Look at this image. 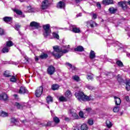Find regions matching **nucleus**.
<instances>
[{
    "label": "nucleus",
    "instance_id": "nucleus-1",
    "mask_svg": "<svg viewBox=\"0 0 130 130\" xmlns=\"http://www.w3.org/2000/svg\"><path fill=\"white\" fill-rule=\"evenodd\" d=\"M54 51L51 53L53 56H54L55 58L59 59L61 56H63V54L68 53L69 50L60 48L58 45L54 46L53 47Z\"/></svg>",
    "mask_w": 130,
    "mask_h": 130
},
{
    "label": "nucleus",
    "instance_id": "nucleus-2",
    "mask_svg": "<svg viewBox=\"0 0 130 130\" xmlns=\"http://www.w3.org/2000/svg\"><path fill=\"white\" fill-rule=\"evenodd\" d=\"M75 96L78 100L80 101H91V100L93 101L94 100V99L92 97L91 95L88 96L87 95H85L84 92L83 91H78V93L76 92L75 94Z\"/></svg>",
    "mask_w": 130,
    "mask_h": 130
},
{
    "label": "nucleus",
    "instance_id": "nucleus-3",
    "mask_svg": "<svg viewBox=\"0 0 130 130\" xmlns=\"http://www.w3.org/2000/svg\"><path fill=\"white\" fill-rule=\"evenodd\" d=\"M43 29L44 30L43 32L44 37L47 38L51 34V29H50V24H47L43 25Z\"/></svg>",
    "mask_w": 130,
    "mask_h": 130
},
{
    "label": "nucleus",
    "instance_id": "nucleus-4",
    "mask_svg": "<svg viewBox=\"0 0 130 130\" xmlns=\"http://www.w3.org/2000/svg\"><path fill=\"white\" fill-rule=\"evenodd\" d=\"M29 26L31 28H32L34 30H39V29H41L40 23L36 21H31L30 23Z\"/></svg>",
    "mask_w": 130,
    "mask_h": 130
},
{
    "label": "nucleus",
    "instance_id": "nucleus-5",
    "mask_svg": "<svg viewBox=\"0 0 130 130\" xmlns=\"http://www.w3.org/2000/svg\"><path fill=\"white\" fill-rule=\"evenodd\" d=\"M47 73L48 75L52 76V75H54V73H55V67L52 65L48 66L47 69Z\"/></svg>",
    "mask_w": 130,
    "mask_h": 130
},
{
    "label": "nucleus",
    "instance_id": "nucleus-6",
    "mask_svg": "<svg viewBox=\"0 0 130 130\" xmlns=\"http://www.w3.org/2000/svg\"><path fill=\"white\" fill-rule=\"evenodd\" d=\"M43 93V86H41L38 87L36 90L35 91V95L37 98L41 97Z\"/></svg>",
    "mask_w": 130,
    "mask_h": 130
},
{
    "label": "nucleus",
    "instance_id": "nucleus-7",
    "mask_svg": "<svg viewBox=\"0 0 130 130\" xmlns=\"http://www.w3.org/2000/svg\"><path fill=\"white\" fill-rule=\"evenodd\" d=\"M118 7H120V8H121L122 10L123 11H126V10H127V5H126V1H120L118 3Z\"/></svg>",
    "mask_w": 130,
    "mask_h": 130
},
{
    "label": "nucleus",
    "instance_id": "nucleus-8",
    "mask_svg": "<svg viewBox=\"0 0 130 130\" xmlns=\"http://www.w3.org/2000/svg\"><path fill=\"white\" fill-rule=\"evenodd\" d=\"M48 0H44L42 2L41 9L43 10H46L49 7Z\"/></svg>",
    "mask_w": 130,
    "mask_h": 130
},
{
    "label": "nucleus",
    "instance_id": "nucleus-9",
    "mask_svg": "<svg viewBox=\"0 0 130 130\" xmlns=\"http://www.w3.org/2000/svg\"><path fill=\"white\" fill-rule=\"evenodd\" d=\"M0 100H4V101H8L9 100V96L6 92H3L0 94Z\"/></svg>",
    "mask_w": 130,
    "mask_h": 130
},
{
    "label": "nucleus",
    "instance_id": "nucleus-10",
    "mask_svg": "<svg viewBox=\"0 0 130 130\" xmlns=\"http://www.w3.org/2000/svg\"><path fill=\"white\" fill-rule=\"evenodd\" d=\"M57 9H64L66 8V3L63 1H59L56 5Z\"/></svg>",
    "mask_w": 130,
    "mask_h": 130
},
{
    "label": "nucleus",
    "instance_id": "nucleus-11",
    "mask_svg": "<svg viewBox=\"0 0 130 130\" xmlns=\"http://www.w3.org/2000/svg\"><path fill=\"white\" fill-rule=\"evenodd\" d=\"M102 4L105 6H109V5H114V2L113 0H103Z\"/></svg>",
    "mask_w": 130,
    "mask_h": 130
},
{
    "label": "nucleus",
    "instance_id": "nucleus-12",
    "mask_svg": "<svg viewBox=\"0 0 130 130\" xmlns=\"http://www.w3.org/2000/svg\"><path fill=\"white\" fill-rule=\"evenodd\" d=\"M74 51H77V52H83V51H85V49L83 46H78L77 47L74 48Z\"/></svg>",
    "mask_w": 130,
    "mask_h": 130
},
{
    "label": "nucleus",
    "instance_id": "nucleus-13",
    "mask_svg": "<svg viewBox=\"0 0 130 130\" xmlns=\"http://www.w3.org/2000/svg\"><path fill=\"white\" fill-rule=\"evenodd\" d=\"M28 92V90L25 87L21 86L20 88V89L19 90V94H25V93H27Z\"/></svg>",
    "mask_w": 130,
    "mask_h": 130
},
{
    "label": "nucleus",
    "instance_id": "nucleus-14",
    "mask_svg": "<svg viewBox=\"0 0 130 130\" xmlns=\"http://www.w3.org/2000/svg\"><path fill=\"white\" fill-rule=\"evenodd\" d=\"M70 113H71L74 119H79V115L76 113L74 112L72 110H70Z\"/></svg>",
    "mask_w": 130,
    "mask_h": 130
},
{
    "label": "nucleus",
    "instance_id": "nucleus-15",
    "mask_svg": "<svg viewBox=\"0 0 130 130\" xmlns=\"http://www.w3.org/2000/svg\"><path fill=\"white\" fill-rule=\"evenodd\" d=\"M114 100H115V103L116 104V105L118 106V105H120L121 103V100H120V98L114 96Z\"/></svg>",
    "mask_w": 130,
    "mask_h": 130
},
{
    "label": "nucleus",
    "instance_id": "nucleus-16",
    "mask_svg": "<svg viewBox=\"0 0 130 130\" xmlns=\"http://www.w3.org/2000/svg\"><path fill=\"white\" fill-rule=\"evenodd\" d=\"M3 76H4L5 78H10L12 77V75H11V72L8 70H6L4 72V73H3Z\"/></svg>",
    "mask_w": 130,
    "mask_h": 130
},
{
    "label": "nucleus",
    "instance_id": "nucleus-17",
    "mask_svg": "<svg viewBox=\"0 0 130 130\" xmlns=\"http://www.w3.org/2000/svg\"><path fill=\"white\" fill-rule=\"evenodd\" d=\"M46 100L47 104H49V103H52V102H53V98H52L50 95L47 96L46 97Z\"/></svg>",
    "mask_w": 130,
    "mask_h": 130
},
{
    "label": "nucleus",
    "instance_id": "nucleus-18",
    "mask_svg": "<svg viewBox=\"0 0 130 130\" xmlns=\"http://www.w3.org/2000/svg\"><path fill=\"white\" fill-rule=\"evenodd\" d=\"M117 80L118 83H119V84H123V83H124V80L120 76V75L118 74L117 76Z\"/></svg>",
    "mask_w": 130,
    "mask_h": 130
},
{
    "label": "nucleus",
    "instance_id": "nucleus-19",
    "mask_svg": "<svg viewBox=\"0 0 130 130\" xmlns=\"http://www.w3.org/2000/svg\"><path fill=\"white\" fill-rule=\"evenodd\" d=\"M13 18L9 16H6L3 18V20L5 23H8L9 22H11L12 21Z\"/></svg>",
    "mask_w": 130,
    "mask_h": 130
},
{
    "label": "nucleus",
    "instance_id": "nucleus-20",
    "mask_svg": "<svg viewBox=\"0 0 130 130\" xmlns=\"http://www.w3.org/2000/svg\"><path fill=\"white\" fill-rule=\"evenodd\" d=\"M109 12L110 14H115L117 12V9H115L114 7H111L109 9Z\"/></svg>",
    "mask_w": 130,
    "mask_h": 130
},
{
    "label": "nucleus",
    "instance_id": "nucleus-21",
    "mask_svg": "<svg viewBox=\"0 0 130 130\" xmlns=\"http://www.w3.org/2000/svg\"><path fill=\"white\" fill-rule=\"evenodd\" d=\"M95 57H96L95 52L93 50H91L89 53V58H90V59H94Z\"/></svg>",
    "mask_w": 130,
    "mask_h": 130
},
{
    "label": "nucleus",
    "instance_id": "nucleus-22",
    "mask_svg": "<svg viewBox=\"0 0 130 130\" xmlns=\"http://www.w3.org/2000/svg\"><path fill=\"white\" fill-rule=\"evenodd\" d=\"M81 130H88L89 129V127L88 126V125L86 123H83L81 125L80 127Z\"/></svg>",
    "mask_w": 130,
    "mask_h": 130
},
{
    "label": "nucleus",
    "instance_id": "nucleus-23",
    "mask_svg": "<svg viewBox=\"0 0 130 130\" xmlns=\"http://www.w3.org/2000/svg\"><path fill=\"white\" fill-rule=\"evenodd\" d=\"M6 46V47H12V46H14V43L12 41H7Z\"/></svg>",
    "mask_w": 130,
    "mask_h": 130
},
{
    "label": "nucleus",
    "instance_id": "nucleus-24",
    "mask_svg": "<svg viewBox=\"0 0 130 130\" xmlns=\"http://www.w3.org/2000/svg\"><path fill=\"white\" fill-rule=\"evenodd\" d=\"M0 116H2V117H7V116H9V114L4 111H0Z\"/></svg>",
    "mask_w": 130,
    "mask_h": 130
},
{
    "label": "nucleus",
    "instance_id": "nucleus-25",
    "mask_svg": "<svg viewBox=\"0 0 130 130\" xmlns=\"http://www.w3.org/2000/svg\"><path fill=\"white\" fill-rule=\"evenodd\" d=\"M53 123V121H49L47 122V124L46 125H43V126H45V127H48V126H50V127H53V125H52V124Z\"/></svg>",
    "mask_w": 130,
    "mask_h": 130
},
{
    "label": "nucleus",
    "instance_id": "nucleus-26",
    "mask_svg": "<svg viewBox=\"0 0 130 130\" xmlns=\"http://www.w3.org/2000/svg\"><path fill=\"white\" fill-rule=\"evenodd\" d=\"M51 89L53 91H55V90H58L59 89V85L58 84H53L51 86Z\"/></svg>",
    "mask_w": 130,
    "mask_h": 130
},
{
    "label": "nucleus",
    "instance_id": "nucleus-27",
    "mask_svg": "<svg viewBox=\"0 0 130 130\" xmlns=\"http://www.w3.org/2000/svg\"><path fill=\"white\" fill-rule=\"evenodd\" d=\"M40 57L41 59H46L48 57V55L46 53H43V54L40 55Z\"/></svg>",
    "mask_w": 130,
    "mask_h": 130
},
{
    "label": "nucleus",
    "instance_id": "nucleus-28",
    "mask_svg": "<svg viewBox=\"0 0 130 130\" xmlns=\"http://www.w3.org/2000/svg\"><path fill=\"white\" fill-rule=\"evenodd\" d=\"M72 32H73V33H80L81 29H80V28L73 27L72 28Z\"/></svg>",
    "mask_w": 130,
    "mask_h": 130
},
{
    "label": "nucleus",
    "instance_id": "nucleus-29",
    "mask_svg": "<svg viewBox=\"0 0 130 130\" xmlns=\"http://www.w3.org/2000/svg\"><path fill=\"white\" fill-rule=\"evenodd\" d=\"M125 85L127 91H130V80L126 81Z\"/></svg>",
    "mask_w": 130,
    "mask_h": 130
},
{
    "label": "nucleus",
    "instance_id": "nucleus-30",
    "mask_svg": "<svg viewBox=\"0 0 130 130\" xmlns=\"http://www.w3.org/2000/svg\"><path fill=\"white\" fill-rule=\"evenodd\" d=\"M65 95L67 98H70V97H71L72 92H71V90H68L65 93Z\"/></svg>",
    "mask_w": 130,
    "mask_h": 130
},
{
    "label": "nucleus",
    "instance_id": "nucleus-31",
    "mask_svg": "<svg viewBox=\"0 0 130 130\" xmlns=\"http://www.w3.org/2000/svg\"><path fill=\"white\" fill-rule=\"evenodd\" d=\"M14 12L17 14V15H18L19 16H21V15H23V12L21 10H19L18 9H14Z\"/></svg>",
    "mask_w": 130,
    "mask_h": 130
},
{
    "label": "nucleus",
    "instance_id": "nucleus-32",
    "mask_svg": "<svg viewBox=\"0 0 130 130\" xmlns=\"http://www.w3.org/2000/svg\"><path fill=\"white\" fill-rule=\"evenodd\" d=\"M2 51L3 53H7L9 52V51H10V49H9V48H8V47L6 46L2 49Z\"/></svg>",
    "mask_w": 130,
    "mask_h": 130
},
{
    "label": "nucleus",
    "instance_id": "nucleus-33",
    "mask_svg": "<svg viewBox=\"0 0 130 130\" xmlns=\"http://www.w3.org/2000/svg\"><path fill=\"white\" fill-rule=\"evenodd\" d=\"M116 64L118 67H120V68L123 67V63L119 60L116 61Z\"/></svg>",
    "mask_w": 130,
    "mask_h": 130
},
{
    "label": "nucleus",
    "instance_id": "nucleus-34",
    "mask_svg": "<svg viewBox=\"0 0 130 130\" xmlns=\"http://www.w3.org/2000/svg\"><path fill=\"white\" fill-rule=\"evenodd\" d=\"M72 79H73L74 81H76V82H80V81H81L80 77L78 76V75L73 76Z\"/></svg>",
    "mask_w": 130,
    "mask_h": 130
},
{
    "label": "nucleus",
    "instance_id": "nucleus-35",
    "mask_svg": "<svg viewBox=\"0 0 130 130\" xmlns=\"http://www.w3.org/2000/svg\"><path fill=\"white\" fill-rule=\"evenodd\" d=\"M53 121L56 124H57L59 122H60L59 118L56 116L53 117Z\"/></svg>",
    "mask_w": 130,
    "mask_h": 130
},
{
    "label": "nucleus",
    "instance_id": "nucleus-36",
    "mask_svg": "<svg viewBox=\"0 0 130 130\" xmlns=\"http://www.w3.org/2000/svg\"><path fill=\"white\" fill-rule=\"evenodd\" d=\"M107 126L108 128H110L112 126V123L109 120L106 121Z\"/></svg>",
    "mask_w": 130,
    "mask_h": 130
},
{
    "label": "nucleus",
    "instance_id": "nucleus-37",
    "mask_svg": "<svg viewBox=\"0 0 130 130\" xmlns=\"http://www.w3.org/2000/svg\"><path fill=\"white\" fill-rule=\"evenodd\" d=\"M10 82H12V83H16V82H17V78L15 76H11Z\"/></svg>",
    "mask_w": 130,
    "mask_h": 130
},
{
    "label": "nucleus",
    "instance_id": "nucleus-38",
    "mask_svg": "<svg viewBox=\"0 0 130 130\" xmlns=\"http://www.w3.org/2000/svg\"><path fill=\"white\" fill-rule=\"evenodd\" d=\"M52 36L54 38H55L56 39H59V35H58L57 33L53 32Z\"/></svg>",
    "mask_w": 130,
    "mask_h": 130
},
{
    "label": "nucleus",
    "instance_id": "nucleus-39",
    "mask_svg": "<svg viewBox=\"0 0 130 130\" xmlns=\"http://www.w3.org/2000/svg\"><path fill=\"white\" fill-rule=\"evenodd\" d=\"M59 101L61 102H67V99L64 96H61L59 98Z\"/></svg>",
    "mask_w": 130,
    "mask_h": 130
},
{
    "label": "nucleus",
    "instance_id": "nucleus-40",
    "mask_svg": "<svg viewBox=\"0 0 130 130\" xmlns=\"http://www.w3.org/2000/svg\"><path fill=\"white\" fill-rule=\"evenodd\" d=\"M15 106H16L17 108V109H21L23 106H22V105L20 104V103L18 102H16L15 104Z\"/></svg>",
    "mask_w": 130,
    "mask_h": 130
},
{
    "label": "nucleus",
    "instance_id": "nucleus-41",
    "mask_svg": "<svg viewBox=\"0 0 130 130\" xmlns=\"http://www.w3.org/2000/svg\"><path fill=\"white\" fill-rule=\"evenodd\" d=\"M5 34L6 32L5 31V29L2 27H0V36H4V35H5Z\"/></svg>",
    "mask_w": 130,
    "mask_h": 130
},
{
    "label": "nucleus",
    "instance_id": "nucleus-42",
    "mask_svg": "<svg viewBox=\"0 0 130 130\" xmlns=\"http://www.w3.org/2000/svg\"><path fill=\"white\" fill-rule=\"evenodd\" d=\"M87 123L89 125H93L94 124V121L92 119H89Z\"/></svg>",
    "mask_w": 130,
    "mask_h": 130
},
{
    "label": "nucleus",
    "instance_id": "nucleus-43",
    "mask_svg": "<svg viewBox=\"0 0 130 130\" xmlns=\"http://www.w3.org/2000/svg\"><path fill=\"white\" fill-rule=\"evenodd\" d=\"M79 117H81V118H86L85 116H84V112H83L82 111H80L79 113Z\"/></svg>",
    "mask_w": 130,
    "mask_h": 130
},
{
    "label": "nucleus",
    "instance_id": "nucleus-44",
    "mask_svg": "<svg viewBox=\"0 0 130 130\" xmlns=\"http://www.w3.org/2000/svg\"><path fill=\"white\" fill-rule=\"evenodd\" d=\"M113 112H115V113L118 112L119 111V107L116 106L113 109Z\"/></svg>",
    "mask_w": 130,
    "mask_h": 130
},
{
    "label": "nucleus",
    "instance_id": "nucleus-45",
    "mask_svg": "<svg viewBox=\"0 0 130 130\" xmlns=\"http://www.w3.org/2000/svg\"><path fill=\"white\" fill-rule=\"evenodd\" d=\"M11 122L12 123H16V122H18V120L15 118H11Z\"/></svg>",
    "mask_w": 130,
    "mask_h": 130
},
{
    "label": "nucleus",
    "instance_id": "nucleus-46",
    "mask_svg": "<svg viewBox=\"0 0 130 130\" xmlns=\"http://www.w3.org/2000/svg\"><path fill=\"white\" fill-rule=\"evenodd\" d=\"M27 8V9H29L28 11L30 13H33V12H34V9L32 8L31 6H28Z\"/></svg>",
    "mask_w": 130,
    "mask_h": 130
},
{
    "label": "nucleus",
    "instance_id": "nucleus-47",
    "mask_svg": "<svg viewBox=\"0 0 130 130\" xmlns=\"http://www.w3.org/2000/svg\"><path fill=\"white\" fill-rule=\"evenodd\" d=\"M20 28H21V25L19 24L15 25V30H16L17 31H19V29H20Z\"/></svg>",
    "mask_w": 130,
    "mask_h": 130
},
{
    "label": "nucleus",
    "instance_id": "nucleus-48",
    "mask_svg": "<svg viewBox=\"0 0 130 130\" xmlns=\"http://www.w3.org/2000/svg\"><path fill=\"white\" fill-rule=\"evenodd\" d=\"M86 88L87 89H88L89 90H90L91 91H92V90H94V87H93L92 86L87 85Z\"/></svg>",
    "mask_w": 130,
    "mask_h": 130
},
{
    "label": "nucleus",
    "instance_id": "nucleus-49",
    "mask_svg": "<svg viewBox=\"0 0 130 130\" xmlns=\"http://www.w3.org/2000/svg\"><path fill=\"white\" fill-rule=\"evenodd\" d=\"M87 80L88 81H90V80H93V77L91 75H87V77H86Z\"/></svg>",
    "mask_w": 130,
    "mask_h": 130
},
{
    "label": "nucleus",
    "instance_id": "nucleus-50",
    "mask_svg": "<svg viewBox=\"0 0 130 130\" xmlns=\"http://www.w3.org/2000/svg\"><path fill=\"white\" fill-rule=\"evenodd\" d=\"M96 7L99 9V10H101L102 6L100 3L99 2L96 3Z\"/></svg>",
    "mask_w": 130,
    "mask_h": 130
},
{
    "label": "nucleus",
    "instance_id": "nucleus-51",
    "mask_svg": "<svg viewBox=\"0 0 130 130\" xmlns=\"http://www.w3.org/2000/svg\"><path fill=\"white\" fill-rule=\"evenodd\" d=\"M94 24H95V21L92 20L91 22L90 23V26L91 28H94Z\"/></svg>",
    "mask_w": 130,
    "mask_h": 130
},
{
    "label": "nucleus",
    "instance_id": "nucleus-52",
    "mask_svg": "<svg viewBox=\"0 0 130 130\" xmlns=\"http://www.w3.org/2000/svg\"><path fill=\"white\" fill-rule=\"evenodd\" d=\"M66 66H68L70 68V69H73V65L69 62H66Z\"/></svg>",
    "mask_w": 130,
    "mask_h": 130
},
{
    "label": "nucleus",
    "instance_id": "nucleus-53",
    "mask_svg": "<svg viewBox=\"0 0 130 130\" xmlns=\"http://www.w3.org/2000/svg\"><path fill=\"white\" fill-rule=\"evenodd\" d=\"M92 20H89L86 22V24L87 26H90V25H91V23L92 22Z\"/></svg>",
    "mask_w": 130,
    "mask_h": 130
},
{
    "label": "nucleus",
    "instance_id": "nucleus-54",
    "mask_svg": "<svg viewBox=\"0 0 130 130\" xmlns=\"http://www.w3.org/2000/svg\"><path fill=\"white\" fill-rule=\"evenodd\" d=\"M91 110H92V109L91 108H86V111H87V113H90L91 112Z\"/></svg>",
    "mask_w": 130,
    "mask_h": 130
},
{
    "label": "nucleus",
    "instance_id": "nucleus-55",
    "mask_svg": "<svg viewBox=\"0 0 130 130\" xmlns=\"http://www.w3.org/2000/svg\"><path fill=\"white\" fill-rule=\"evenodd\" d=\"M92 18L95 20L96 19H97V14L93 13L92 14Z\"/></svg>",
    "mask_w": 130,
    "mask_h": 130
},
{
    "label": "nucleus",
    "instance_id": "nucleus-56",
    "mask_svg": "<svg viewBox=\"0 0 130 130\" xmlns=\"http://www.w3.org/2000/svg\"><path fill=\"white\" fill-rule=\"evenodd\" d=\"M125 99L127 102H129V96H125Z\"/></svg>",
    "mask_w": 130,
    "mask_h": 130
},
{
    "label": "nucleus",
    "instance_id": "nucleus-57",
    "mask_svg": "<svg viewBox=\"0 0 130 130\" xmlns=\"http://www.w3.org/2000/svg\"><path fill=\"white\" fill-rule=\"evenodd\" d=\"M82 2V0H75V3L76 4H79V3H81Z\"/></svg>",
    "mask_w": 130,
    "mask_h": 130
},
{
    "label": "nucleus",
    "instance_id": "nucleus-58",
    "mask_svg": "<svg viewBox=\"0 0 130 130\" xmlns=\"http://www.w3.org/2000/svg\"><path fill=\"white\" fill-rule=\"evenodd\" d=\"M65 120L66 121H70V118L69 117L65 118Z\"/></svg>",
    "mask_w": 130,
    "mask_h": 130
},
{
    "label": "nucleus",
    "instance_id": "nucleus-59",
    "mask_svg": "<svg viewBox=\"0 0 130 130\" xmlns=\"http://www.w3.org/2000/svg\"><path fill=\"white\" fill-rule=\"evenodd\" d=\"M38 60H39V58H38V57H36L35 58V61H38Z\"/></svg>",
    "mask_w": 130,
    "mask_h": 130
},
{
    "label": "nucleus",
    "instance_id": "nucleus-60",
    "mask_svg": "<svg viewBox=\"0 0 130 130\" xmlns=\"http://www.w3.org/2000/svg\"><path fill=\"white\" fill-rule=\"evenodd\" d=\"M40 125H42V126H44V125H46V124H44L43 123H41L40 124Z\"/></svg>",
    "mask_w": 130,
    "mask_h": 130
},
{
    "label": "nucleus",
    "instance_id": "nucleus-61",
    "mask_svg": "<svg viewBox=\"0 0 130 130\" xmlns=\"http://www.w3.org/2000/svg\"><path fill=\"white\" fill-rule=\"evenodd\" d=\"M72 70L73 71H75V70H76V67L75 66H72Z\"/></svg>",
    "mask_w": 130,
    "mask_h": 130
},
{
    "label": "nucleus",
    "instance_id": "nucleus-62",
    "mask_svg": "<svg viewBox=\"0 0 130 130\" xmlns=\"http://www.w3.org/2000/svg\"><path fill=\"white\" fill-rule=\"evenodd\" d=\"M13 96L15 98H17V97H18V94H14Z\"/></svg>",
    "mask_w": 130,
    "mask_h": 130
},
{
    "label": "nucleus",
    "instance_id": "nucleus-63",
    "mask_svg": "<svg viewBox=\"0 0 130 130\" xmlns=\"http://www.w3.org/2000/svg\"><path fill=\"white\" fill-rule=\"evenodd\" d=\"M94 25H95V26L96 27H97V26H98V24H97L96 22H94Z\"/></svg>",
    "mask_w": 130,
    "mask_h": 130
},
{
    "label": "nucleus",
    "instance_id": "nucleus-64",
    "mask_svg": "<svg viewBox=\"0 0 130 130\" xmlns=\"http://www.w3.org/2000/svg\"><path fill=\"white\" fill-rule=\"evenodd\" d=\"M122 114H123V111L121 112L120 113V115H122Z\"/></svg>",
    "mask_w": 130,
    "mask_h": 130
}]
</instances>
